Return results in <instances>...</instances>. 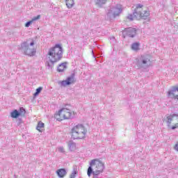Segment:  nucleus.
I'll return each mask as SVG.
<instances>
[{
  "label": "nucleus",
  "mask_w": 178,
  "mask_h": 178,
  "mask_svg": "<svg viewBox=\"0 0 178 178\" xmlns=\"http://www.w3.org/2000/svg\"><path fill=\"white\" fill-rule=\"evenodd\" d=\"M104 169H105V163L98 159H95L90 161L87 175L89 177L91 175L98 176V175H101L104 172Z\"/></svg>",
  "instance_id": "f257e3e1"
},
{
  "label": "nucleus",
  "mask_w": 178,
  "mask_h": 178,
  "mask_svg": "<svg viewBox=\"0 0 178 178\" xmlns=\"http://www.w3.org/2000/svg\"><path fill=\"white\" fill-rule=\"evenodd\" d=\"M47 56L52 63L59 62L63 58V49L62 46L56 45L50 48L47 51Z\"/></svg>",
  "instance_id": "f03ea898"
},
{
  "label": "nucleus",
  "mask_w": 178,
  "mask_h": 178,
  "mask_svg": "<svg viewBox=\"0 0 178 178\" xmlns=\"http://www.w3.org/2000/svg\"><path fill=\"white\" fill-rule=\"evenodd\" d=\"M76 115V113L73 111L70 106H65V107L58 110L54 114V118L58 122H62V120H69V119H72Z\"/></svg>",
  "instance_id": "7ed1b4c3"
},
{
  "label": "nucleus",
  "mask_w": 178,
  "mask_h": 178,
  "mask_svg": "<svg viewBox=\"0 0 178 178\" xmlns=\"http://www.w3.org/2000/svg\"><path fill=\"white\" fill-rule=\"evenodd\" d=\"M87 133V129L83 124H77L72 129L71 136L74 140H79V138H84V136Z\"/></svg>",
  "instance_id": "20e7f679"
},
{
  "label": "nucleus",
  "mask_w": 178,
  "mask_h": 178,
  "mask_svg": "<svg viewBox=\"0 0 178 178\" xmlns=\"http://www.w3.org/2000/svg\"><path fill=\"white\" fill-rule=\"evenodd\" d=\"M123 11L122 5L117 4L115 6L111 7L106 13V17L108 20L112 21L120 16V13Z\"/></svg>",
  "instance_id": "39448f33"
},
{
  "label": "nucleus",
  "mask_w": 178,
  "mask_h": 178,
  "mask_svg": "<svg viewBox=\"0 0 178 178\" xmlns=\"http://www.w3.org/2000/svg\"><path fill=\"white\" fill-rule=\"evenodd\" d=\"M165 122L168 123V126L171 127L172 130L178 128V114L172 113L167 115L165 118Z\"/></svg>",
  "instance_id": "423d86ee"
},
{
  "label": "nucleus",
  "mask_w": 178,
  "mask_h": 178,
  "mask_svg": "<svg viewBox=\"0 0 178 178\" xmlns=\"http://www.w3.org/2000/svg\"><path fill=\"white\" fill-rule=\"evenodd\" d=\"M137 33V30L136 28H127L122 31V37L123 38H126L127 37H131V38H134L136 37V34Z\"/></svg>",
  "instance_id": "0eeeda50"
},
{
  "label": "nucleus",
  "mask_w": 178,
  "mask_h": 178,
  "mask_svg": "<svg viewBox=\"0 0 178 178\" xmlns=\"http://www.w3.org/2000/svg\"><path fill=\"white\" fill-rule=\"evenodd\" d=\"M168 95H172L174 99H178V86H172V89L170 91H168Z\"/></svg>",
  "instance_id": "6e6552de"
},
{
  "label": "nucleus",
  "mask_w": 178,
  "mask_h": 178,
  "mask_svg": "<svg viewBox=\"0 0 178 178\" xmlns=\"http://www.w3.org/2000/svg\"><path fill=\"white\" fill-rule=\"evenodd\" d=\"M74 83V77L71 76L68 77L65 81H63L60 82V85L63 87H66V86H70V84H73Z\"/></svg>",
  "instance_id": "1a4fd4ad"
},
{
  "label": "nucleus",
  "mask_w": 178,
  "mask_h": 178,
  "mask_svg": "<svg viewBox=\"0 0 178 178\" xmlns=\"http://www.w3.org/2000/svg\"><path fill=\"white\" fill-rule=\"evenodd\" d=\"M148 16H149V11L144 10L143 12L139 13L137 19H143L144 20H146V19H147Z\"/></svg>",
  "instance_id": "9d476101"
},
{
  "label": "nucleus",
  "mask_w": 178,
  "mask_h": 178,
  "mask_svg": "<svg viewBox=\"0 0 178 178\" xmlns=\"http://www.w3.org/2000/svg\"><path fill=\"white\" fill-rule=\"evenodd\" d=\"M143 6H144L142 4H136V7L134 10V16L136 19H138V15H140V12H141L138 9H141V8H143Z\"/></svg>",
  "instance_id": "9b49d317"
},
{
  "label": "nucleus",
  "mask_w": 178,
  "mask_h": 178,
  "mask_svg": "<svg viewBox=\"0 0 178 178\" xmlns=\"http://www.w3.org/2000/svg\"><path fill=\"white\" fill-rule=\"evenodd\" d=\"M36 129L38 130V131H40V133H42V131H44L45 130V124H44V122L40 121L38 123V125L36 127Z\"/></svg>",
  "instance_id": "f8f14e48"
},
{
  "label": "nucleus",
  "mask_w": 178,
  "mask_h": 178,
  "mask_svg": "<svg viewBox=\"0 0 178 178\" xmlns=\"http://www.w3.org/2000/svg\"><path fill=\"white\" fill-rule=\"evenodd\" d=\"M56 173L58 177H60V178H63L66 176L67 172H66V170H65L63 168H60L56 171Z\"/></svg>",
  "instance_id": "ddd939ff"
},
{
  "label": "nucleus",
  "mask_w": 178,
  "mask_h": 178,
  "mask_svg": "<svg viewBox=\"0 0 178 178\" xmlns=\"http://www.w3.org/2000/svg\"><path fill=\"white\" fill-rule=\"evenodd\" d=\"M66 67H67V66L66 65V63H62L58 65L57 71L59 72H65V70H66Z\"/></svg>",
  "instance_id": "4468645a"
},
{
  "label": "nucleus",
  "mask_w": 178,
  "mask_h": 178,
  "mask_svg": "<svg viewBox=\"0 0 178 178\" xmlns=\"http://www.w3.org/2000/svg\"><path fill=\"white\" fill-rule=\"evenodd\" d=\"M65 3L68 9H72L74 6V0H65Z\"/></svg>",
  "instance_id": "2eb2a0df"
},
{
  "label": "nucleus",
  "mask_w": 178,
  "mask_h": 178,
  "mask_svg": "<svg viewBox=\"0 0 178 178\" xmlns=\"http://www.w3.org/2000/svg\"><path fill=\"white\" fill-rule=\"evenodd\" d=\"M10 116L13 119H17L20 116V113L17 110H14L10 113Z\"/></svg>",
  "instance_id": "dca6fc26"
},
{
  "label": "nucleus",
  "mask_w": 178,
  "mask_h": 178,
  "mask_svg": "<svg viewBox=\"0 0 178 178\" xmlns=\"http://www.w3.org/2000/svg\"><path fill=\"white\" fill-rule=\"evenodd\" d=\"M106 1L108 0H96V5L98 8H101L103 5L106 3Z\"/></svg>",
  "instance_id": "f3484780"
},
{
  "label": "nucleus",
  "mask_w": 178,
  "mask_h": 178,
  "mask_svg": "<svg viewBox=\"0 0 178 178\" xmlns=\"http://www.w3.org/2000/svg\"><path fill=\"white\" fill-rule=\"evenodd\" d=\"M127 19H128V20H130L131 22H133L134 19H137V18L134 17V12L133 14H129V15L127 17Z\"/></svg>",
  "instance_id": "a211bd4d"
},
{
  "label": "nucleus",
  "mask_w": 178,
  "mask_h": 178,
  "mask_svg": "<svg viewBox=\"0 0 178 178\" xmlns=\"http://www.w3.org/2000/svg\"><path fill=\"white\" fill-rule=\"evenodd\" d=\"M69 149H70V151H74V149H76V144L70 142L69 143Z\"/></svg>",
  "instance_id": "6ab92c4d"
},
{
  "label": "nucleus",
  "mask_w": 178,
  "mask_h": 178,
  "mask_svg": "<svg viewBox=\"0 0 178 178\" xmlns=\"http://www.w3.org/2000/svg\"><path fill=\"white\" fill-rule=\"evenodd\" d=\"M41 91H42V87L40 86L36 89V92L33 94V96L37 97Z\"/></svg>",
  "instance_id": "aec40b11"
},
{
  "label": "nucleus",
  "mask_w": 178,
  "mask_h": 178,
  "mask_svg": "<svg viewBox=\"0 0 178 178\" xmlns=\"http://www.w3.org/2000/svg\"><path fill=\"white\" fill-rule=\"evenodd\" d=\"M142 59L143 65H146V63L149 62V58L147 56H142Z\"/></svg>",
  "instance_id": "412c9836"
},
{
  "label": "nucleus",
  "mask_w": 178,
  "mask_h": 178,
  "mask_svg": "<svg viewBox=\"0 0 178 178\" xmlns=\"http://www.w3.org/2000/svg\"><path fill=\"white\" fill-rule=\"evenodd\" d=\"M131 49H132L133 51H140V47H139L138 45H132V46H131Z\"/></svg>",
  "instance_id": "4be33fe9"
},
{
  "label": "nucleus",
  "mask_w": 178,
  "mask_h": 178,
  "mask_svg": "<svg viewBox=\"0 0 178 178\" xmlns=\"http://www.w3.org/2000/svg\"><path fill=\"white\" fill-rule=\"evenodd\" d=\"M19 113H20V115H26V110L24 109V108L21 107L19 108Z\"/></svg>",
  "instance_id": "5701e85b"
},
{
  "label": "nucleus",
  "mask_w": 178,
  "mask_h": 178,
  "mask_svg": "<svg viewBox=\"0 0 178 178\" xmlns=\"http://www.w3.org/2000/svg\"><path fill=\"white\" fill-rule=\"evenodd\" d=\"M33 19L31 21H28L26 24H25V27H30V26H31V24H33Z\"/></svg>",
  "instance_id": "b1692460"
},
{
  "label": "nucleus",
  "mask_w": 178,
  "mask_h": 178,
  "mask_svg": "<svg viewBox=\"0 0 178 178\" xmlns=\"http://www.w3.org/2000/svg\"><path fill=\"white\" fill-rule=\"evenodd\" d=\"M78 172L76 170H74L72 173L70 175V178H74L76 177V175H77Z\"/></svg>",
  "instance_id": "393cba45"
},
{
  "label": "nucleus",
  "mask_w": 178,
  "mask_h": 178,
  "mask_svg": "<svg viewBox=\"0 0 178 178\" xmlns=\"http://www.w3.org/2000/svg\"><path fill=\"white\" fill-rule=\"evenodd\" d=\"M41 19V15H38V16L36 17H34L33 19H32V22H35V20H38Z\"/></svg>",
  "instance_id": "a878e982"
},
{
  "label": "nucleus",
  "mask_w": 178,
  "mask_h": 178,
  "mask_svg": "<svg viewBox=\"0 0 178 178\" xmlns=\"http://www.w3.org/2000/svg\"><path fill=\"white\" fill-rule=\"evenodd\" d=\"M115 37H112L111 38V44H113V42H115Z\"/></svg>",
  "instance_id": "bb28decb"
},
{
  "label": "nucleus",
  "mask_w": 178,
  "mask_h": 178,
  "mask_svg": "<svg viewBox=\"0 0 178 178\" xmlns=\"http://www.w3.org/2000/svg\"><path fill=\"white\" fill-rule=\"evenodd\" d=\"M131 45H140V42H136L131 44Z\"/></svg>",
  "instance_id": "cd10ccee"
},
{
  "label": "nucleus",
  "mask_w": 178,
  "mask_h": 178,
  "mask_svg": "<svg viewBox=\"0 0 178 178\" xmlns=\"http://www.w3.org/2000/svg\"><path fill=\"white\" fill-rule=\"evenodd\" d=\"M58 151H60V152H63V147H59Z\"/></svg>",
  "instance_id": "c85d7f7f"
},
{
  "label": "nucleus",
  "mask_w": 178,
  "mask_h": 178,
  "mask_svg": "<svg viewBox=\"0 0 178 178\" xmlns=\"http://www.w3.org/2000/svg\"><path fill=\"white\" fill-rule=\"evenodd\" d=\"M35 44L34 40H32L29 45H35Z\"/></svg>",
  "instance_id": "c756f323"
},
{
  "label": "nucleus",
  "mask_w": 178,
  "mask_h": 178,
  "mask_svg": "<svg viewBox=\"0 0 178 178\" xmlns=\"http://www.w3.org/2000/svg\"><path fill=\"white\" fill-rule=\"evenodd\" d=\"M22 45H27V42H24Z\"/></svg>",
  "instance_id": "7c9ffc66"
},
{
  "label": "nucleus",
  "mask_w": 178,
  "mask_h": 178,
  "mask_svg": "<svg viewBox=\"0 0 178 178\" xmlns=\"http://www.w3.org/2000/svg\"><path fill=\"white\" fill-rule=\"evenodd\" d=\"M55 45H60V44L58 43V44H56Z\"/></svg>",
  "instance_id": "2f4dec72"
}]
</instances>
